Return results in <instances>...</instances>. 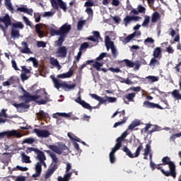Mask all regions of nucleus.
I'll list each match as a JSON object with an SVG mask.
<instances>
[{"mask_svg":"<svg viewBox=\"0 0 181 181\" xmlns=\"http://www.w3.org/2000/svg\"><path fill=\"white\" fill-rule=\"evenodd\" d=\"M50 78H52L54 87L55 88H57V90H59L62 87V88H63L64 91H69V90H73V88H76V83L69 85L66 81L61 83L59 79L56 78V77L53 76H51Z\"/></svg>","mask_w":181,"mask_h":181,"instance_id":"f257e3e1","label":"nucleus"},{"mask_svg":"<svg viewBox=\"0 0 181 181\" xmlns=\"http://www.w3.org/2000/svg\"><path fill=\"white\" fill-rule=\"evenodd\" d=\"M70 30H71V25L66 23L59 28V33L61 36L58 37V45H63L67 35H69Z\"/></svg>","mask_w":181,"mask_h":181,"instance_id":"f03ea898","label":"nucleus"},{"mask_svg":"<svg viewBox=\"0 0 181 181\" xmlns=\"http://www.w3.org/2000/svg\"><path fill=\"white\" fill-rule=\"evenodd\" d=\"M162 165L165 166V165H168V168L170 169V171H168V173H170V176L175 179L176 177V165H175V163L173 161L170 160V157L165 156L163 157L161 160Z\"/></svg>","mask_w":181,"mask_h":181,"instance_id":"7ed1b4c3","label":"nucleus"},{"mask_svg":"<svg viewBox=\"0 0 181 181\" xmlns=\"http://www.w3.org/2000/svg\"><path fill=\"white\" fill-rule=\"evenodd\" d=\"M25 25L22 22L18 21L12 23L11 36L13 39H19L21 37V33L19 29H23Z\"/></svg>","mask_w":181,"mask_h":181,"instance_id":"20e7f679","label":"nucleus"},{"mask_svg":"<svg viewBox=\"0 0 181 181\" xmlns=\"http://www.w3.org/2000/svg\"><path fill=\"white\" fill-rule=\"evenodd\" d=\"M21 90L24 93L23 95L20 96V98L21 100H23L25 104L32 103V101H36V100H39V98L41 97L40 95H30V93L27 92L23 88H21Z\"/></svg>","mask_w":181,"mask_h":181,"instance_id":"39448f33","label":"nucleus"},{"mask_svg":"<svg viewBox=\"0 0 181 181\" xmlns=\"http://www.w3.org/2000/svg\"><path fill=\"white\" fill-rule=\"evenodd\" d=\"M12 25V21L9 15L6 14L4 17H0V28L3 32H6V29Z\"/></svg>","mask_w":181,"mask_h":181,"instance_id":"423d86ee","label":"nucleus"},{"mask_svg":"<svg viewBox=\"0 0 181 181\" xmlns=\"http://www.w3.org/2000/svg\"><path fill=\"white\" fill-rule=\"evenodd\" d=\"M55 45L58 47L55 52L57 57H61L62 59L67 57V47L63 46V44L59 45V40L55 41Z\"/></svg>","mask_w":181,"mask_h":181,"instance_id":"0eeeda50","label":"nucleus"},{"mask_svg":"<svg viewBox=\"0 0 181 181\" xmlns=\"http://www.w3.org/2000/svg\"><path fill=\"white\" fill-rule=\"evenodd\" d=\"M32 152H35L37 156V158L40 162H42L43 160H46V156H45V153L43 151L39 150L38 148H35L33 147H28L25 149V153H30Z\"/></svg>","mask_w":181,"mask_h":181,"instance_id":"6e6552de","label":"nucleus"},{"mask_svg":"<svg viewBox=\"0 0 181 181\" xmlns=\"http://www.w3.org/2000/svg\"><path fill=\"white\" fill-rule=\"evenodd\" d=\"M49 149L52 151V152H55V153H57V155H62V153H63V151H69V147H67V146L63 143L59 144L58 146L49 145Z\"/></svg>","mask_w":181,"mask_h":181,"instance_id":"1a4fd4ad","label":"nucleus"},{"mask_svg":"<svg viewBox=\"0 0 181 181\" xmlns=\"http://www.w3.org/2000/svg\"><path fill=\"white\" fill-rule=\"evenodd\" d=\"M51 4L54 9L58 11L59 6L64 12L67 11V4L63 1V0H50Z\"/></svg>","mask_w":181,"mask_h":181,"instance_id":"9d476101","label":"nucleus"},{"mask_svg":"<svg viewBox=\"0 0 181 181\" xmlns=\"http://www.w3.org/2000/svg\"><path fill=\"white\" fill-rule=\"evenodd\" d=\"M5 136H8V137L16 136L17 138H21L22 136V134L21 132H18L16 130L3 132L0 133V139L5 138Z\"/></svg>","mask_w":181,"mask_h":181,"instance_id":"9b49d317","label":"nucleus"},{"mask_svg":"<svg viewBox=\"0 0 181 181\" xmlns=\"http://www.w3.org/2000/svg\"><path fill=\"white\" fill-rule=\"evenodd\" d=\"M153 127V129L149 131L150 128ZM148 134H152L153 132H156V131H160V127L156 124H152L151 123L146 124V127L144 129H141V132H148Z\"/></svg>","mask_w":181,"mask_h":181,"instance_id":"f8f14e48","label":"nucleus"},{"mask_svg":"<svg viewBox=\"0 0 181 181\" xmlns=\"http://www.w3.org/2000/svg\"><path fill=\"white\" fill-rule=\"evenodd\" d=\"M33 132L36 134L39 138H49L50 136V132L48 130L34 129Z\"/></svg>","mask_w":181,"mask_h":181,"instance_id":"ddd939ff","label":"nucleus"},{"mask_svg":"<svg viewBox=\"0 0 181 181\" xmlns=\"http://www.w3.org/2000/svg\"><path fill=\"white\" fill-rule=\"evenodd\" d=\"M141 19V17L136 16H127L124 19H123V23L124 26H128L132 21H134L135 22H138Z\"/></svg>","mask_w":181,"mask_h":181,"instance_id":"4468645a","label":"nucleus"},{"mask_svg":"<svg viewBox=\"0 0 181 181\" xmlns=\"http://www.w3.org/2000/svg\"><path fill=\"white\" fill-rule=\"evenodd\" d=\"M136 96V94L135 93H127L123 98L124 104L128 105L129 103H134V98H135Z\"/></svg>","mask_w":181,"mask_h":181,"instance_id":"2eb2a0df","label":"nucleus"},{"mask_svg":"<svg viewBox=\"0 0 181 181\" xmlns=\"http://www.w3.org/2000/svg\"><path fill=\"white\" fill-rule=\"evenodd\" d=\"M75 102L80 104V105H81L83 108H86V110L93 111V107H91V105H90V104L87 103L86 101L81 100V96H78L77 99H75Z\"/></svg>","mask_w":181,"mask_h":181,"instance_id":"dca6fc26","label":"nucleus"},{"mask_svg":"<svg viewBox=\"0 0 181 181\" xmlns=\"http://www.w3.org/2000/svg\"><path fill=\"white\" fill-rule=\"evenodd\" d=\"M143 105L146 108H158V110H163V107L159 105V104L153 103L148 100L144 101Z\"/></svg>","mask_w":181,"mask_h":181,"instance_id":"f3484780","label":"nucleus"},{"mask_svg":"<svg viewBox=\"0 0 181 181\" xmlns=\"http://www.w3.org/2000/svg\"><path fill=\"white\" fill-rule=\"evenodd\" d=\"M57 170V165H51L50 168H49L45 173V179L47 180L49 177L52 176Z\"/></svg>","mask_w":181,"mask_h":181,"instance_id":"a211bd4d","label":"nucleus"},{"mask_svg":"<svg viewBox=\"0 0 181 181\" xmlns=\"http://www.w3.org/2000/svg\"><path fill=\"white\" fill-rule=\"evenodd\" d=\"M45 99H42L40 100H37L36 103L38 104V105H45L49 101L50 98V95L47 94V92H46V90L44 89V93L42 94Z\"/></svg>","mask_w":181,"mask_h":181,"instance_id":"6ab92c4d","label":"nucleus"},{"mask_svg":"<svg viewBox=\"0 0 181 181\" xmlns=\"http://www.w3.org/2000/svg\"><path fill=\"white\" fill-rule=\"evenodd\" d=\"M47 153H49V156L51 157L52 160H53L54 163L51 165V166H57V169H59V158L54 153H51L50 151H47Z\"/></svg>","mask_w":181,"mask_h":181,"instance_id":"aec40b11","label":"nucleus"},{"mask_svg":"<svg viewBox=\"0 0 181 181\" xmlns=\"http://www.w3.org/2000/svg\"><path fill=\"white\" fill-rule=\"evenodd\" d=\"M135 36H141V31H134L131 35H128L124 38V43H129Z\"/></svg>","mask_w":181,"mask_h":181,"instance_id":"412c9836","label":"nucleus"},{"mask_svg":"<svg viewBox=\"0 0 181 181\" xmlns=\"http://www.w3.org/2000/svg\"><path fill=\"white\" fill-rule=\"evenodd\" d=\"M35 169V173L33 175V177H39L42 173V164L37 163Z\"/></svg>","mask_w":181,"mask_h":181,"instance_id":"4be33fe9","label":"nucleus"},{"mask_svg":"<svg viewBox=\"0 0 181 181\" xmlns=\"http://www.w3.org/2000/svg\"><path fill=\"white\" fill-rule=\"evenodd\" d=\"M22 46H23V48L20 50L21 53H23L25 54H29V53H32V51H30V49L28 46V42L23 41L21 42Z\"/></svg>","mask_w":181,"mask_h":181,"instance_id":"5701e85b","label":"nucleus"},{"mask_svg":"<svg viewBox=\"0 0 181 181\" xmlns=\"http://www.w3.org/2000/svg\"><path fill=\"white\" fill-rule=\"evenodd\" d=\"M42 28L43 27L40 24L35 25V32L37 33L38 37H40V39H42V37H45V31L42 30Z\"/></svg>","mask_w":181,"mask_h":181,"instance_id":"b1692460","label":"nucleus"},{"mask_svg":"<svg viewBox=\"0 0 181 181\" xmlns=\"http://www.w3.org/2000/svg\"><path fill=\"white\" fill-rule=\"evenodd\" d=\"M90 96L93 98L94 100H96L97 101H99L100 104H105L107 103V99H104L100 96H98L95 93H90Z\"/></svg>","mask_w":181,"mask_h":181,"instance_id":"393cba45","label":"nucleus"},{"mask_svg":"<svg viewBox=\"0 0 181 181\" xmlns=\"http://www.w3.org/2000/svg\"><path fill=\"white\" fill-rule=\"evenodd\" d=\"M74 73V72L72 69H69V71L66 73L57 75V78H70V77L73 76Z\"/></svg>","mask_w":181,"mask_h":181,"instance_id":"a878e982","label":"nucleus"},{"mask_svg":"<svg viewBox=\"0 0 181 181\" xmlns=\"http://www.w3.org/2000/svg\"><path fill=\"white\" fill-rule=\"evenodd\" d=\"M136 141L137 142V144H139V146L137 147L136 152L134 153V158H138V156H139V155L141 154V151H142V149H144V145L142 144V143H141V141H139V139H136Z\"/></svg>","mask_w":181,"mask_h":181,"instance_id":"bb28decb","label":"nucleus"},{"mask_svg":"<svg viewBox=\"0 0 181 181\" xmlns=\"http://www.w3.org/2000/svg\"><path fill=\"white\" fill-rule=\"evenodd\" d=\"M163 165V164L160 163V164H156V169L158 170H160L161 173L164 175V176H166V177H169L170 176V173H169V171H165L163 170V168L160 166Z\"/></svg>","mask_w":181,"mask_h":181,"instance_id":"cd10ccee","label":"nucleus"},{"mask_svg":"<svg viewBox=\"0 0 181 181\" xmlns=\"http://www.w3.org/2000/svg\"><path fill=\"white\" fill-rule=\"evenodd\" d=\"M36 116L38 118V119H44V118L47 119V118H49V114L45 112V111L43 110H40L38 113H36Z\"/></svg>","mask_w":181,"mask_h":181,"instance_id":"c85d7f7f","label":"nucleus"},{"mask_svg":"<svg viewBox=\"0 0 181 181\" xmlns=\"http://www.w3.org/2000/svg\"><path fill=\"white\" fill-rule=\"evenodd\" d=\"M162 54V49L160 47H157L155 48L153 52V56L155 59H160V55Z\"/></svg>","mask_w":181,"mask_h":181,"instance_id":"c756f323","label":"nucleus"},{"mask_svg":"<svg viewBox=\"0 0 181 181\" xmlns=\"http://www.w3.org/2000/svg\"><path fill=\"white\" fill-rule=\"evenodd\" d=\"M73 173H66L64 175V177L62 176L58 177L57 181H69L71 179V175Z\"/></svg>","mask_w":181,"mask_h":181,"instance_id":"7c9ffc66","label":"nucleus"},{"mask_svg":"<svg viewBox=\"0 0 181 181\" xmlns=\"http://www.w3.org/2000/svg\"><path fill=\"white\" fill-rule=\"evenodd\" d=\"M160 19V14L158 11H155L151 16V22L152 23H156Z\"/></svg>","mask_w":181,"mask_h":181,"instance_id":"2f4dec72","label":"nucleus"},{"mask_svg":"<svg viewBox=\"0 0 181 181\" xmlns=\"http://www.w3.org/2000/svg\"><path fill=\"white\" fill-rule=\"evenodd\" d=\"M139 125H141V121L134 120L129 125L127 130L134 131V128L139 127Z\"/></svg>","mask_w":181,"mask_h":181,"instance_id":"473e14b6","label":"nucleus"},{"mask_svg":"<svg viewBox=\"0 0 181 181\" xmlns=\"http://www.w3.org/2000/svg\"><path fill=\"white\" fill-rule=\"evenodd\" d=\"M21 162L23 163H32V160H30V157L25 154V153H21Z\"/></svg>","mask_w":181,"mask_h":181,"instance_id":"72a5a7b5","label":"nucleus"},{"mask_svg":"<svg viewBox=\"0 0 181 181\" xmlns=\"http://www.w3.org/2000/svg\"><path fill=\"white\" fill-rule=\"evenodd\" d=\"M146 80H148V83L152 84V83H156V81H159V76H148L146 77Z\"/></svg>","mask_w":181,"mask_h":181,"instance_id":"f704fd0d","label":"nucleus"},{"mask_svg":"<svg viewBox=\"0 0 181 181\" xmlns=\"http://www.w3.org/2000/svg\"><path fill=\"white\" fill-rule=\"evenodd\" d=\"M13 105L17 109L25 108V110H28L30 107V105L25 104V103H13Z\"/></svg>","mask_w":181,"mask_h":181,"instance_id":"c9c22d12","label":"nucleus"},{"mask_svg":"<svg viewBox=\"0 0 181 181\" xmlns=\"http://www.w3.org/2000/svg\"><path fill=\"white\" fill-rule=\"evenodd\" d=\"M171 94L173 97V98H175V100H181V94L180 92L179 91V90L177 89H175L171 92Z\"/></svg>","mask_w":181,"mask_h":181,"instance_id":"e433bc0d","label":"nucleus"},{"mask_svg":"<svg viewBox=\"0 0 181 181\" xmlns=\"http://www.w3.org/2000/svg\"><path fill=\"white\" fill-rule=\"evenodd\" d=\"M105 45L107 49V50H110V48L112 49V47H115L114 46V42L110 40V37L107 36L105 39Z\"/></svg>","mask_w":181,"mask_h":181,"instance_id":"4c0bfd02","label":"nucleus"},{"mask_svg":"<svg viewBox=\"0 0 181 181\" xmlns=\"http://www.w3.org/2000/svg\"><path fill=\"white\" fill-rule=\"evenodd\" d=\"M159 64H160V62H159V60L156 59V58H155L154 57L151 59V62L149 63V66L151 67H155V66H159Z\"/></svg>","mask_w":181,"mask_h":181,"instance_id":"58836bf2","label":"nucleus"},{"mask_svg":"<svg viewBox=\"0 0 181 181\" xmlns=\"http://www.w3.org/2000/svg\"><path fill=\"white\" fill-rule=\"evenodd\" d=\"M49 33L51 36H61L60 30H56L54 28L49 29Z\"/></svg>","mask_w":181,"mask_h":181,"instance_id":"ea45409f","label":"nucleus"},{"mask_svg":"<svg viewBox=\"0 0 181 181\" xmlns=\"http://www.w3.org/2000/svg\"><path fill=\"white\" fill-rule=\"evenodd\" d=\"M103 64L98 62H95L92 66L97 70V71H101V67H103Z\"/></svg>","mask_w":181,"mask_h":181,"instance_id":"a19ab883","label":"nucleus"},{"mask_svg":"<svg viewBox=\"0 0 181 181\" xmlns=\"http://www.w3.org/2000/svg\"><path fill=\"white\" fill-rule=\"evenodd\" d=\"M123 152H125L126 155L127 156H129V158H134V154H132V152H131V150H129V148H128V147L124 146L122 149Z\"/></svg>","mask_w":181,"mask_h":181,"instance_id":"79ce46f5","label":"nucleus"},{"mask_svg":"<svg viewBox=\"0 0 181 181\" xmlns=\"http://www.w3.org/2000/svg\"><path fill=\"white\" fill-rule=\"evenodd\" d=\"M122 62L126 64L127 67H129L130 69H132L135 66V63L129 59H124Z\"/></svg>","mask_w":181,"mask_h":181,"instance_id":"37998d69","label":"nucleus"},{"mask_svg":"<svg viewBox=\"0 0 181 181\" xmlns=\"http://www.w3.org/2000/svg\"><path fill=\"white\" fill-rule=\"evenodd\" d=\"M149 22H151V17L148 16H144V21L141 25L144 28H146L149 25Z\"/></svg>","mask_w":181,"mask_h":181,"instance_id":"c03bdc74","label":"nucleus"},{"mask_svg":"<svg viewBox=\"0 0 181 181\" xmlns=\"http://www.w3.org/2000/svg\"><path fill=\"white\" fill-rule=\"evenodd\" d=\"M93 46L94 45L88 44V42H83L81 45L79 50L81 52V50H84V49H88V47H93Z\"/></svg>","mask_w":181,"mask_h":181,"instance_id":"a18cd8bd","label":"nucleus"},{"mask_svg":"<svg viewBox=\"0 0 181 181\" xmlns=\"http://www.w3.org/2000/svg\"><path fill=\"white\" fill-rule=\"evenodd\" d=\"M127 119H128V117H124L123 120L115 123L113 128H117V127H119V125H123V124H125V122H127Z\"/></svg>","mask_w":181,"mask_h":181,"instance_id":"49530a36","label":"nucleus"},{"mask_svg":"<svg viewBox=\"0 0 181 181\" xmlns=\"http://www.w3.org/2000/svg\"><path fill=\"white\" fill-rule=\"evenodd\" d=\"M35 143V139L30 137L26 138L23 141V144H28V145H32V144Z\"/></svg>","mask_w":181,"mask_h":181,"instance_id":"de8ad7c7","label":"nucleus"},{"mask_svg":"<svg viewBox=\"0 0 181 181\" xmlns=\"http://www.w3.org/2000/svg\"><path fill=\"white\" fill-rule=\"evenodd\" d=\"M28 62H32L34 67H37V66H39V62H37V59L35 57H30L28 59Z\"/></svg>","mask_w":181,"mask_h":181,"instance_id":"09e8293b","label":"nucleus"},{"mask_svg":"<svg viewBox=\"0 0 181 181\" xmlns=\"http://www.w3.org/2000/svg\"><path fill=\"white\" fill-rule=\"evenodd\" d=\"M91 63H94V60H88V61H86V64H83L79 67L80 71H81V70H83V69H84L85 67H86L88 64H91Z\"/></svg>","mask_w":181,"mask_h":181,"instance_id":"8fccbe9b","label":"nucleus"},{"mask_svg":"<svg viewBox=\"0 0 181 181\" xmlns=\"http://www.w3.org/2000/svg\"><path fill=\"white\" fill-rule=\"evenodd\" d=\"M123 141H124V139H122V137H121V136L118 137L116 140L117 144L115 145L119 146V148H121V146H122Z\"/></svg>","mask_w":181,"mask_h":181,"instance_id":"3c124183","label":"nucleus"},{"mask_svg":"<svg viewBox=\"0 0 181 181\" xmlns=\"http://www.w3.org/2000/svg\"><path fill=\"white\" fill-rule=\"evenodd\" d=\"M23 21L25 22L27 26H30V27L32 26V23H30V21H29V18H28V17L23 16Z\"/></svg>","mask_w":181,"mask_h":181,"instance_id":"603ef678","label":"nucleus"},{"mask_svg":"<svg viewBox=\"0 0 181 181\" xmlns=\"http://www.w3.org/2000/svg\"><path fill=\"white\" fill-rule=\"evenodd\" d=\"M34 18H35V19L36 23H39V22H40V19H41L40 13H34Z\"/></svg>","mask_w":181,"mask_h":181,"instance_id":"864d4df0","label":"nucleus"},{"mask_svg":"<svg viewBox=\"0 0 181 181\" xmlns=\"http://www.w3.org/2000/svg\"><path fill=\"white\" fill-rule=\"evenodd\" d=\"M84 21H80L78 22V25H77V30H81V29H83V26H84Z\"/></svg>","mask_w":181,"mask_h":181,"instance_id":"5fc2aeb1","label":"nucleus"},{"mask_svg":"<svg viewBox=\"0 0 181 181\" xmlns=\"http://www.w3.org/2000/svg\"><path fill=\"white\" fill-rule=\"evenodd\" d=\"M49 62L52 66H56L59 63V61L57 59H54V57H51Z\"/></svg>","mask_w":181,"mask_h":181,"instance_id":"6e6d98bb","label":"nucleus"},{"mask_svg":"<svg viewBox=\"0 0 181 181\" xmlns=\"http://www.w3.org/2000/svg\"><path fill=\"white\" fill-rule=\"evenodd\" d=\"M105 56H107V53L105 52H103L101 53L99 57H98L95 60L96 62H100V60H103V59H104V57H105Z\"/></svg>","mask_w":181,"mask_h":181,"instance_id":"4d7b16f0","label":"nucleus"},{"mask_svg":"<svg viewBox=\"0 0 181 181\" xmlns=\"http://www.w3.org/2000/svg\"><path fill=\"white\" fill-rule=\"evenodd\" d=\"M110 71H112V73H120L121 69L119 68H113V67H110L108 69Z\"/></svg>","mask_w":181,"mask_h":181,"instance_id":"13d9d810","label":"nucleus"},{"mask_svg":"<svg viewBox=\"0 0 181 181\" xmlns=\"http://www.w3.org/2000/svg\"><path fill=\"white\" fill-rule=\"evenodd\" d=\"M37 47H46V43L44 41H37Z\"/></svg>","mask_w":181,"mask_h":181,"instance_id":"bf43d9fd","label":"nucleus"},{"mask_svg":"<svg viewBox=\"0 0 181 181\" xmlns=\"http://www.w3.org/2000/svg\"><path fill=\"white\" fill-rule=\"evenodd\" d=\"M6 6H7V9L10 11V12L13 13V6H12V3H5Z\"/></svg>","mask_w":181,"mask_h":181,"instance_id":"052dcab7","label":"nucleus"},{"mask_svg":"<svg viewBox=\"0 0 181 181\" xmlns=\"http://www.w3.org/2000/svg\"><path fill=\"white\" fill-rule=\"evenodd\" d=\"M119 148L118 146L115 145L114 148H112L111 152L110 153V155H115V152H117V151L119 150Z\"/></svg>","mask_w":181,"mask_h":181,"instance_id":"680f3d73","label":"nucleus"},{"mask_svg":"<svg viewBox=\"0 0 181 181\" xmlns=\"http://www.w3.org/2000/svg\"><path fill=\"white\" fill-rule=\"evenodd\" d=\"M53 15H54V13L52 11H46L43 14V18H47V16L50 17V16H53Z\"/></svg>","mask_w":181,"mask_h":181,"instance_id":"e2e57ef3","label":"nucleus"},{"mask_svg":"<svg viewBox=\"0 0 181 181\" xmlns=\"http://www.w3.org/2000/svg\"><path fill=\"white\" fill-rule=\"evenodd\" d=\"M155 42V40H153V38L152 37H147L145 40H144V44L147 45V43H154Z\"/></svg>","mask_w":181,"mask_h":181,"instance_id":"0e129e2a","label":"nucleus"},{"mask_svg":"<svg viewBox=\"0 0 181 181\" xmlns=\"http://www.w3.org/2000/svg\"><path fill=\"white\" fill-rule=\"evenodd\" d=\"M87 40H90L91 42H95V43H98V39L95 38L93 35L88 37Z\"/></svg>","mask_w":181,"mask_h":181,"instance_id":"69168bd1","label":"nucleus"},{"mask_svg":"<svg viewBox=\"0 0 181 181\" xmlns=\"http://www.w3.org/2000/svg\"><path fill=\"white\" fill-rule=\"evenodd\" d=\"M105 98L107 99L108 103H115L117 101V98L105 96Z\"/></svg>","mask_w":181,"mask_h":181,"instance_id":"338daca9","label":"nucleus"},{"mask_svg":"<svg viewBox=\"0 0 181 181\" xmlns=\"http://www.w3.org/2000/svg\"><path fill=\"white\" fill-rule=\"evenodd\" d=\"M109 156H110V163H115V160H116L115 155V154H109Z\"/></svg>","mask_w":181,"mask_h":181,"instance_id":"774afa93","label":"nucleus"}]
</instances>
